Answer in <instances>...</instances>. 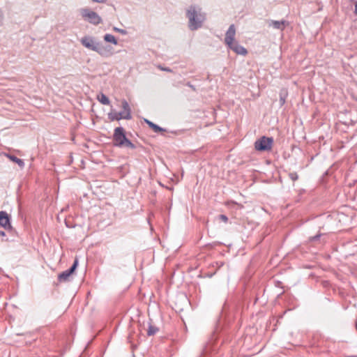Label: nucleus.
Wrapping results in <instances>:
<instances>
[{"label":"nucleus","mask_w":357,"mask_h":357,"mask_svg":"<svg viewBox=\"0 0 357 357\" xmlns=\"http://www.w3.org/2000/svg\"><path fill=\"white\" fill-rule=\"evenodd\" d=\"M186 16L188 19V26L192 31L202 27L206 20V13L197 6H190L187 10Z\"/></svg>","instance_id":"1"},{"label":"nucleus","mask_w":357,"mask_h":357,"mask_svg":"<svg viewBox=\"0 0 357 357\" xmlns=\"http://www.w3.org/2000/svg\"><path fill=\"white\" fill-rule=\"evenodd\" d=\"M113 140L114 145L116 146L127 147L132 149L135 148V146L126 137L124 129L122 127L114 129Z\"/></svg>","instance_id":"2"},{"label":"nucleus","mask_w":357,"mask_h":357,"mask_svg":"<svg viewBox=\"0 0 357 357\" xmlns=\"http://www.w3.org/2000/svg\"><path fill=\"white\" fill-rule=\"evenodd\" d=\"M123 111L117 112L116 111H111L108 114V118L110 121H119L121 119L129 120L132 118L131 111L129 104L126 100H122Z\"/></svg>","instance_id":"3"},{"label":"nucleus","mask_w":357,"mask_h":357,"mask_svg":"<svg viewBox=\"0 0 357 357\" xmlns=\"http://www.w3.org/2000/svg\"><path fill=\"white\" fill-rule=\"evenodd\" d=\"M273 139L272 137H261L255 142V148L257 151H270L272 148Z\"/></svg>","instance_id":"4"},{"label":"nucleus","mask_w":357,"mask_h":357,"mask_svg":"<svg viewBox=\"0 0 357 357\" xmlns=\"http://www.w3.org/2000/svg\"><path fill=\"white\" fill-rule=\"evenodd\" d=\"M81 15L85 20L93 24L98 25L102 22L101 17L96 12L88 8L82 9Z\"/></svg>","instance_id":"5"},{"label":"nucleus","mask_w":357,"mask_h":357,"mask_svg":"<svg viewBox=\"0 0 357 357\" xmlns=\"http://www.w3.org/2000/svg\"><path fill=\"white\" fill-rule=\"evenodd\" d=\"M77 265H78V260H77V259H75L73 266L69 269L61 273L58 275L59 281L61 282L69 281L71 275L75 271L76 268L77 267Z\"/></svg>","instance_id":"6"},{"label":"nucleus","mask_w":357,"mask_h":357,"mask_svg":"<svg viewBox=\"0 0 357 357\" xmlns=\"http://www.w3.org/2000/svg\"><path fill=\"white\" fill-rule=\"evenodd\" d=\"M80 42L84 47L93 51L98 50V46L100 44L93 37L91 36L83 37Z\"/></svg>","instance_id":"7"},{"label":"nucleus","mask_w":357,"mask_h":357,"mask_svg":"<svg viewBox=\"0 0 357 357\" xmlns=\"http://www.w3.org/2000/svg\"><path fill=\"white\" fill-rule=\"evenodd\" d=\"M236 29L234 24H231L226 32L225 43L227 45H232L235 42Z\"/></svg>","instance_id":"8"},{"label":"nucleus","mask_w":357,"mask_h":357,"mask_svg":"<svg viewBox=\"0 0 357 357\" xmlns=\"http://www.w3.org/2000/svg\"><path fill=\"white\" fill-rule=\"evenodd\" d=\"M0 227L5 229H10L12 228L8 214L3 211H0Z\"/></svg>","instance_id":"9"},{"label":"nucleus","mask_w":357,"mask_h":357,"mask_svg":"<svg viewBox=\"0 0 357 357\" xmlns=\"http://www.w3.org/2000/svg\"><path fill=\"white\" fill-rule=\"evenodd\" d=\"M231 50H232L235 53L241 55H246L248 53L247 50L243 46L240 45L236 41L233 42L232 45H227Z\"/></svg>","instance_id":"10"},{"label":"nucleus","mask_w":357,"mask_h":357,"mask_svg":"<svg viewBox=\"0 0 357 357\" xmlns=\"http://www.w3.org/2000/svg\"><path fill=\"white\" fill-rule=\"evenodd\" d=\"M288 25V22L286 20L275 21L272 20L269 23V26H273L276 29L283 30L284 27Z\"/></svg>","instance_id":"11"},{"label":"nucleus","mask_w":357,"mask_h":357,"mask_svg":"<svg viewBox=\"0 0 357 357\" xmlns=\"http://www.w3.org/2000/svg\"><path fill=\"white\" fill-rule=\"evenodd\" d=\"M6 156L11 161H13V162L17 163L20 168H22V169L24 168V161L22 159H20V158H17L16 156L13 155H10V154H7Z\"/></svg>","instance_id":"12"},{"label":"nucleus","mask_w":357,"mask_h":357,"mask_svg":"<svg viewBox=\"0 0 357 357\" xmlns=\"http://www.w3.org/2000/svg\"><path fill=\"white\" fill-rule=\"evenodd\" d=\"M145 122L149 125V126L150 128H151L154 132H159L160 131H162L164 130L163 128H160V126H158V125L153 123V122H151V121H149L147 119L145 120Z\"/></svg>","instance_id":"13"},{"label":"nucleus","mask_w":357,"mask_h":357,"mask_svg":"<svg viewBox=\"0 0 357 357\" xmlns=\"http://www.w3.org/2000/svg\"><path fill=\"white\" fill-rule=\"evenodd\" d=\"M98 100L100 103L105 105H108L110 103L109 98L104 93L98 95Z\"/></svg>","instance_id":"14"},{"label":"nucleus","mask_w":357,"mask_h":357,"mask_svg":"<svg viewBox=\"0 0 357 357\" xmlns=\"http://www.w3.org/2000/svg\"><path fill=\"white\" fill-rule=\"evenodd\" d=\"M104 40L106 42L112 43L114 45L117 44V40H116V38L113 35L109 34V33H107L104 36Z\"/></svg>","instance_id":"15"},{"label":"nucleus","mask_w":357,"mask_h":357,"mask_svg":"<svg viewBox=\"0 0 357 357\" xmlns=\"http://www.w3.org/2000/svg\"><path fill=\"white\" fill-rule=\"evenodd\" d=\"M95 52H98L101 56H106L108 55L106 48L100 44H99V45L98 46V50H95Z\"/></svg>","instance_id":"16"},{"label":"nucleus","mask_w":357,"mask_h":357,"mask_svg":"<svg viewBox=\"0 0 357 357\" xmlns=\"http://www.w3.org/2000/svg\"><path fill=\"white\" fill-rule=\"evenodd\" d=\"M158 328L156 326L149 325L148 331H147V334L149 335H153L158 332Z\"/></svg>","instance_id":"17"},{"label":"nucleus","mask_w":357,"mask_h":357,"mask_svg":"<svg viewBox=\"0 0 357 357\" xmlns=\"http://www.w3.org/2000/svg\"><path fill=\"white\" fill-rule=\"evenodd\" d=\"M289 177L294 181H296L298 178V176L296 172H291L289 174Z\"/></svg>","instance_id":"18"},{"label":"nucleus","mask_w":357,"mask_h":357,"mask_svg":"<svg viewBox=\"0 0 357 357\" xmlns=\"http://www.w3.org/2000/svg\"><path fill=\"white\" fill-rule=\"evenodd\" d=\"M219 219L223 221L224 222H227L228 221V218L223 214L219 215Z\"/></svg>","instance_id":"19"},{"label":"nucleus","mask_w":357,"mask_h":357,"mask_svg":"<svg viewBox=\"0 0 357 357\" xmlns=\"http://www.w3.org/2000/svg\"><path fill=\"white\" fill-rule=\"evenodd\" d=\"M114 30L117 31V32H119L123 35L126 34V30H123V29H119V28H116V27H114Z\"/></svg>","instance_id":"20"},{"label":"nucleus","mask_w":357,"mask_h":357,"mask_svg":"<svg viewBox=\"0 0 357 357\" xmlns=\"http://www.w3.org/2000/svg\"><path fill=\"white\" fill-rule=\"evenodd\" d=\"M280 102L281 105H283L285 103V96H283L282 93H280Z\"/></svg>","instance_id":"21"},{"label":"nucleus","mask_w":357,"mask_h":357,"mask_svg":"<svg viewBox=\"0 0 357 357\" xmlns=\"http://www.w3.org/2000/svg\"><path fill=\"white\" fill-rule=\"evenodd\" d=\"M187 86L191 88L193 91H195V87L193 85H192L190 82L187 83Z\"/></svg>","instance_id":"22"},{"label":"nucleus","mask_w":357,"mask_h":357,"mask_svg":"<svg viewBox=\"0 0 357 357\" xmlns=\"http://www.w3.org/2000/svg\"><path fill=\"white\" fill-rule=\"evenodd\" d=\"M91 1L93 2H97V3H104L106 1V0H91Z\"/></svg>","instance_id":"23"},{"label":"nucleus","mask_w":357,"mask_h":357,"mask_svg":"<svg viewBox=\"0 0 357 357\" xmlns=\"http://www.w3.org/2000/svg\"><path fill=\"white\" fill-rule=\"evenodd\" d=\"M161 70H164V71H167V72H171V69H169V68H160Z\"/></svg>","instance_id":"24"},{"label":"nucleus","mask_w":357,"mask_h":357,"mask_svg":"<svg viewBox=\"0 0 357 357\" xmlns=\"http://www.w3.org/2000/svg\"><path fill=\"white\" fill-rule=\"evenodd\" d=\"M6 236L5 232L3 231H0V236Z\"/></svg>","instance_id":"25"},{"label":"nucleus","mask_w":357,"mask_h":357,"mask_svg":"<svg viewBox=\"0 0 357 357\" xmlns=\"http://www.w3.org/2000/svg\"><path fill=\"white\" fill-rule=\"evenodd\" d=\"M355 13L357 14V3L355 5Z\"/></svg>","instance_id":"26"},{"label":"nucleus","mask_w":357,"mask_h":357,"mask_svg":"<svg viewBox=\"0 0 357 357\" xmlns=\"http://www.w3.org/2000/svg\"><path fill=\"white\" fill-rule=\"evenodd\" d=\"M317 238H318V236H314L313 239H317Z\"/></svg>","instance_id":"27"}]
</instances>
